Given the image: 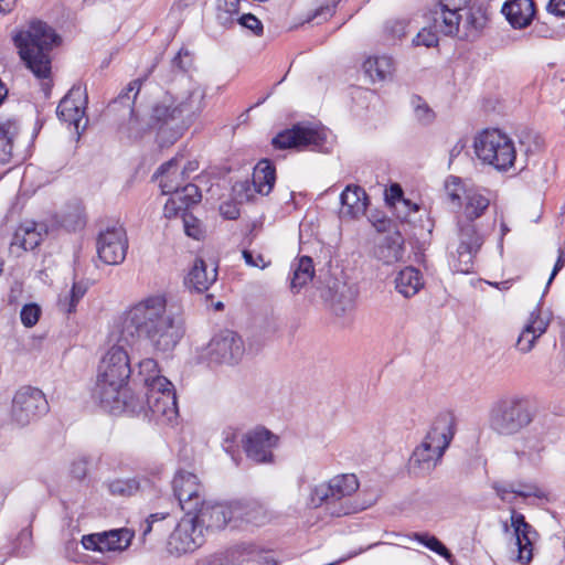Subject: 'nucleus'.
<instances>
[{
    "label": "nucleus",
    "instance_id": "1",
    "mask_svg": "<svg viewBox=\"0 0 565 565\" xmlns=\"http://www.w3.org/2000/svg\"><path fill=\"white\" fill-rule=\"evenodd\" d=\"M117 330L118 343L103 356L93 390V397L109 413L121 409L124 390L132 375L125 345L143 339L154 353H169L184 337L185 324L181 310L168 307L163 295H151L121 315Z\"/></svg>",
    "mask_w": 565,
    "mask_h": 565
},
{
    "label": "nucleus",
    "instance_id": "2",
    "mask_svg": "<svg viewBox=\"0 0 565 565\" xmlns=\"http://www.w3.org/2000/svg\"><path fill=\"white\" fill-rule=\"evenodd\" d=\"M141 79L131 81L127 87L111 103V107H126L129 110V134L138 138L142 132L157 126L181 119L192 121L201 115L206 106V88L182 75L178 82L152 106L149 118H140L132 105L140 92Z\"/></svg>",
    "mask_w": 565,
    "mask_h": 565
},
{
    "label": "nucleus",
    "instance_id": "3",
    "mask_svg": "<svg viewBox=\"0 0 565 565\" xmlns=\"http://www.w3.org/2000/svg\"><path fill=\"white\" fill-rule=\"evenodd\" d=\"M431 14V26L417 33L413 40L415 45H437L438 33L461 40L473 39L487 21L484 11L471 4V0H439Z\"/></svg>",
    "mask_w": 565,
    "mask_h": 565
},
{
    "label": "nucleus",
    "instance_id": "4",
    "mask_svg": "<svg viewBox=\"0 0 565 565\" xmlns=\"http://www.w3.org/2000/svg\"><path fill=\"white\" fill-rule=\"evenodd\" d=\"M19 55L26 67L39 79H43L42 89L47 95L51 90V55L53 46L58 42L55 31L42 21H32L14 38Z\"/></svg>",
    "mask_w": 565,
    "mask_h": 565
},
{
    "label": "nucleus",
    "instance_id": "5",
    "mask_svg": "<svg viewBox=\"0 0 565 565\" xmlns=\"http://www.w3.org/2000/svg\"><path fill=\"white\" fill-rule=\"evenodd\" d=\"M455 417L451 413L439 414L424 440L411 457V467L417 473H427L436 467L454 437Z\"/></svg>",
    "mask_w": 565,
    "mask_h": 565
},
{
    "label": "nucleus",
    "instance_id": "6",
    "mask_svg": "<svg viewBox=\"0 0 565 565\" xmlns=\"http://www.w3.org/2000/svg\"><path fill=\"white\" fill-rule=\"evenodd\" d=\"M534 418L530 402L512 396L495 402L489 413L490 428L499 435L512 436L527 427Z\"/></svg>",
    "mask_w": 565,
    "mask_h": 565
},
{
    "label": "nucleus",
    "instance_id": "7",
    "mask_svg": "<svg viewBox=\"0 0 565 565\" xmlns=\"http://www.w3.org/2000/svg\"><path fill=\"white\" fill-rule=\"evenodd\" d=\"M477 158L499 171L511 168L516 158L513 140L499 129H487L475 139Z\"/></svg>",
    "mask_w": 565,
    "mask_h": 565
},
{
    "label": "nucleus",
    "instance_id": "8",
    "mask_svg": "<svg viewBox=\"0 0 565 565\" xmlns=\"http://www.w3.org/2000/svg\"><path fill=\"white\" fill-rule=\"evenodd\" d=\"M145 417L158 424H171L178 417L177 397L168 379H157L145 392V404L140 409Z\"/></svg>",
    "mask_w": 565,
    "mask_h": 565
},
{
    "label": "nucleus",
    "instance_id": "9",
    "mask_svg": "<svg viewBox=\"0 0 565 565\" xmlns=\"http://www.w3.org/2000/svg\"><path fill=\"white\" fill-rule=\"evenodd\" d=\"M49 412L44 393L33 386H22L13 395L10 420L17 427H25Z\"/></svg>",
    "mask_w": 565,
    "mask_h": 565
},
{
    "label": "nucleus",
    "instance_id": "10",
    "mask_svg": "<svg viewBox=\"0 0 565 565\" xmlns=\"http://www.w3.org/2000/svg\"><path fill=\"white\" fill-rule=\"evenodd\" d=\"M484 243V235L476 222L457 218V243L454 257V268L458 273L468 274L473 268V259Z\"/></svg>",
    "mask_w": 565,
    "mask_h": 565
},
{
    "label": "nucleus",
    "instance_id": "11",
    "mask_svg": "<svg viewBox=\"0 0 565 565\" xmlns=\"http://www.w3.org/2000/svg\"><path fill=\"white\" fill-rule=\"evenodd\" d=\"M244 352L242 338L231 330H223L215 334L207 347L210 361L217 364H236L243 358Z\"/></svg>",
    "mask_w": 565,
    "mask_h": 565
},
{
    "label": "nucleus",
    "instance_id": "12",
    "mask_svg": "<svg viewBox=\"0 0 565 565\" xmlns=\"http://www.w3.org/2000/svg\"><path fill=\"white\" fill-rule=\"evenodd\" d=\"M172 489L181 510L186 515L193 514L196 507L205 499L203 484L194 473L189 471L181 470L175 473Z\"/></svg>",
    "mask_w": 565,
    "mask_h": 565
},
{
    "label": "nucleus",
    "instance_id": "13",
    "mask_svg": "<svg viewBox=\"0 0 565 565\" xmlns=\"http://www.w3.org/2000/svg\"><path fill=\"white\" fill-rule=\"evenodd\" d=\"M97 253L105 264L118 265L126 258L128 239L120 225H113L102 231L97 238Z\"/></svg>",
    "mask_w": 565,
    "mask_h": 565
},
{
    "label": "nucleus",
    "instance_id": "14",
    "mask_svg": "<svg viewBox=\"0 0 565 565\" xmlns=\"http://www.w3.org/2000/svg\"><path fill=\"white\" fill-rule=\"evenodd\" d=\"M235 512L234 502L223 503L204 499L190 515L202 530H222L228 522L236 520Z\"/></svg>",
    "mask_w": 565,
    "mask_h": 565
},
{
    "label": "nucleus",
    "instance_id": "15",
    "mask_svg": "<svg viewBox=\"0 0 565 565\" xmlns=\"http://www.w3.org/2000/svg\"><path fill=\"white\" fill-rule=\"evenodd\" d=\"M326 139V134L310 124H297L292 128L279 132L273 145L278 149L301 148L307 146L320 147Z\"/></svg>",
    "mask_w": 565,
    "mask_h": 565
},
{
    "label": "nucleus",
    "instance_id": "16",
    "mask_svg": "<svg viewBox=\"0 0 565 565\" xmlns=\"http://www.w3.org/2000/svg\"><path fill=\"white\" fill-rule=\"evenodd\" d=\"M275 180V167L269 160H262L254 169L252 182H237L233 186V190L241 201H248L254 196V193L268 195L274 188Z\"/></svg>",
    "mask_w": 565,
    "mask_h": 565
},
{
    "label": "nucleus",
    "instance_id": "17",
    "mask_svg": "<svg viewBox=\"0 0 565 565\" xmlns=\"http://www.w3.org/2000/svg\"><path fill=\"white\" fill-rule=\"evenodd\" d=\"M86 95L81 87H73L60 102L56 114L58 118L73 126L79 136L87 126L85 115Z\"/></svg>",
    "mask_w": 565,
    "mask_h": 565
},
{
    "label": "nucleus",
    "instance_id": "18",
    "mask_svg": "<svg viewBox=\"0 0 565 565\" xmlns=\"http://www.w3.org/2000/svg\"><path fill=\"white\" fill-rule=\"evenodd\" d=\"M203 543V531L191 515L184 514L169 540L171 552L183 554L195 551Z\"/></svg>",
    "mask_w": 565,
    "mask_h": 565
},
{
    "label": "nucleus",
    "instance_id": "19",
    "mask_svg": "<svg viewBox=\"0 0 565 565\" xmlns=\"http://www.w3.org/2000/svg\"><path fill=\"white\" fill-rule=\"evenodd\" d=\"M134 533L126 527L110 530L103 533H94L82 537V545L85 550L100 553L122 552L131 543Z\"/></svg>",
    "mask_w": 565,
    "mask_h": 565
},
{
    "label": "nucleus",
    "instance_id": "20",
    "mask_svg": "<svg viewBox=\"0 0 565 565\" xmlns=\"http://www.w3.org/2000/svg\"><path fill=\"white\" fill-rule=\"evenodd\" d=\"M278 445V436L262 427L246 435L244 449L247 458L256 463H273V449Z\"/></svg>",
    "mask_w": 565,
    "mask_h": 565
},
{
    "label": "nucleus",
    "instance_id": "21",
    "mask_svg": "<svg viewBox=\"0 0 565 565\" xmlns=\"http://www.w3.org/2000/svg\"><path fill=\"white\" fill-rule=\"evenodd\" d=\"M550 322L551 315L543 312L540 306H537L531 311L516 340V349L522 353H529L534 348L536 340L546 332Z\"/></svg>",
    "mask_w": 565,
    "mask_h": 565
},
{
    "label": "nucleus",
    "instance_id": "22",
    "mask_svg": "<svg viewBox=\"0 0 565 565\" xmlns=\"http://www.w3.org/2000/svg\"><path fill=\"white\" fill-rule=\"evenodd\" d=\"M305 505L309 509H317L320 507H324L326 511L331 516H342L354 513L359 511L361 508L359 507H335L333 505L330 487L328 486V481H323L317 484H311L308 488V493L305 498Z\"/></svg>",
    "mask_w": 565,
    "mask_h": 565
},
{
    "label": "nucleus",
    "instance_id": "23",
    "mask_svg": "<svg viewBox=\"0 0 565 565\" xmlns=\"http://www.w3.org/2000/svg\"><path fill=\"white\" fill-rule=\"evenodd\" d=\"M513 450L521 466L536 468L543 461L545 445L540 437L526 435L515 441Z\"/></svg>",
    "mask_w": 565,
    "mask_h": 565
},
{
    "label": "nucleus",
    "instance_id": "24",
    "mask_svg": "<svg viewBox=\"0 0 565 565\" xmlns=\"http://www.w3.org/2000/svg\"><path fill=\"white\" fill-rule=\"evenodd\" d=\"M462 212L458 215V220L476 222L481 217L490 205L489 192L484 189L470 186L465 192V200L461 202Z\"/></svg>",
    "mask_w": 565,
    "mask_h": 565
},
{
    "label": "nucleus",
    "instance_id": "25",
    "mask_svg": "<svg viewBox=\"0 0 565 565\" xmlns=\"http://www.w3.org/2000/svg\"><path fill=\"white\" fill-rule=\"evenodd\" d=\"M19 134L20 122L17 118L0 117V164H8L14 159Z\"/></svg>",
    "mask_w": 565,
    "mask_h": 565
},
{
    "label": "nucleus",
    "instance_id": "26",
    "mask_svg": "<svg viewBox=\"0 0 565 565\" xmlns=\"http://www.w3.org/2000/svg\"><path fill=\"white\" fill-rule=\"evenodd\" d=\"M331 499L335 507H355L350 502V498L359 489V480L353 473L334 476L328 480Z\"/></svg>",
    "mask_w": 565,
    "mask_h": 565
},
{
    "label": "nucleus",
    "instance_id": "27",
    "mask_svg": "<svg viewBox=\"0 0 565 565\" xmlns=\"http://www.w3.org/2000/svg\"><path fill=\"white\" fill-rule=\"evenodd\" d=\"M43 225H38L34 222H25L21 224L13 234L10 252L19 255V252H26L34 249L42 241Z\"/></svg>",
    "mask_w": 565,
    "mask_h": 565
},
{
    "label": "nucleus",
    "instance_id": "28",
    "mask_svg": "<svg viewBox=\"0 0 565 565\" xmlns=\"http://www.w3.org/2000/svg\"><path fill=\"white\" fill-rule=\"evenodd\" d=\"M216 277V267L212 264L209 266L202 258H196L185 278V285L191 290L203 292L215 282Z\"/></svg>",
    "mask_w": 565,
    "mask_h": 565
},
{
    "label": "nucleus",
    "instance_id": "29",
    "mask_svg": "<svg viewBox=\"0 0 565 565\" xmlns=\"http://www.w3.org/2000/svg\"><path fill=\"white\" fill-rule=\"evenodd\" d=\"M511 526L514 530L519 548L518 558L521 563L526 564L532 559V540L530 537L532 527L525 522L524 515L514 509L511 510Z\"/></svg>",
    "mask_w": 565,
    "mask_h": 565
},
{
    "label": "nucleus",
    "instance_id": "30",
    "mask_svg": "<svg viewBox=\"0 0 565 565\" xmlns=\"http://www.w3.org/2000/svg\"><path fill=\"white\" fill-rule=\"evenodd\" d=\"M502 12L513 28L527 26L534 17V3L532 0H509L504 3Z\"/></svg>",
    "mask_w": 565,
    "mask_h": 565
},
{
    "label": "nucleus",
    "instance_id": "31",
    "mask_svg": "<svg viewBox=\"0 0 565 565\" xmlns=\"http://www.w3.org/2000/svg\"><path fill=\"white\" fill-rule=\"evenodd\" d=\"M377 259L391 265L399 262L404 255V238L399 233L385 236L375 247Z\"/></svg>",
    "mask_w": 565,
    "mask_h": 565
},
{
    "label": "nucleus",
    "instance_id": "32",
    "mask_svg": "<svg viewBox=\"0 0 565 565\" xmlns=\"http://www.w3.org/2000/svg\"><path fill=\"white\" fill-rule=\"evenodd\" d=\"M341 213L351 217L364 214L366 210V194L360 186L348 185L341 193Z\"/></svg>",
    "mask_w": 565,
    "mask_h": 565
},
{
    "label": "nucleus",
    "instance_id": "33",
    "mask_svg": "<svg viewBox=\"0 0 565 565\" xmlns=\"http://www.w3.org/2000/svg\"><path fill=\"white\" fill-rule=\"evenodd\" d=\"M493 489L497 495L507 503H513L516 497L529 498L536 497L542 498L544 493L537 487L532 484H515L505 482H494Z\"/></svg>",
    "mask_w": 565,
    "mask_h": 565
},
{
    "label": "nucleus",
    "instance_id": "34",
    "mask_svg": "<svg viewBox=\"0 0 565 565\" xmlns=\"http://www.w3.org/2000/svg\"><path fill=\"white\" fill-rule=\"evenodd\" d=\"M423 286V276L415 267H405L395 278V289L405 298L415 296Z\"/></svg>",
    "mask_w": 565,
    "mask_h": 565
},
{
    "label": "nucleus",
    "instance_id": "35",
    "mask_svg": "<svg viewBox=\"0 0 565 565\" xmlns=\"http://www.w3.org/2000/svg\"><path fill=\"white\" fill-rule=\"evenodd\" d=\"M178 166L179 158L174 157L160 167L158 173L161 177L160 186L163 194H172L173 196L181 185L185 184L186 179L181 175V172L177 171Z\"/></svg>",
    "mask_w": 565,
    "mask_h": 565
},
{
    "label": "nucleus",
    "instance_id": "36",
    "mask_svg": "<svg viewBox=\"0 0 565 565\" xmlns=\"http://www.w3.org/2000/svg\"><path fill=\"white\" fill-rule=\"evenodd\" d=\"M363 70L372 83L382 82L392 75L394 62L386 55L371 56L364 61Z\"/></svg>",
    "mask_w": 565,
    "mask_h": 565
},
{
    "label": "nucleus",
    "instance_id": "37",
    "mask_svg": "<svg viewBox=\"0 0 565 565\" xmlns=\"http://www.w3.org/2000/svg\"><path fill=\"white\" fill-rule=\"evenodd\" d=\"M234 509L236 511V519L257 526L265 524L268 520L265 508L257 502L235 501Z\"/></svg>",
    "mask_w": 565,
    "mask_h": 565
},
{
    "label": "nucleus",
    "instance_id": "38",
    "mask_svg": "<svg viewBox=\"0 0 565 565\" xmlns=\"http://www.w3.org/2000/svg\"><path fill=\"white\" fill-rule=\"evenodd\" d=\"M315 268L312 259L308 256H302L296 265L292 266V277L290 288L292 292H299L300 289L312 280Z\"/></svg>",
    "mask_w": 565,
    "mask_h": 565
},
{
    "label": "nucleus",
    "instance_id": "39",
    "mask_svg": "<svg viewBox=\"0 0 565 565\" xmlns=\"http://www.w3.org/2000/svg\"><path fill=\"white\" fill-rule=\"evenodd\" d=\"M356 291L349 286L343 285L337 290L331 302V309L337 316H343L354 309Z\"/></svg>",
    "mask_w": 565,
    "mask_h": 565
},
{
    "label": "nucleus",
    "instance_id": "40",
    "mask_svg": "<svg viewBox=\"0 0 565 565\" xmlns=\"http://www.w3.org/2000/svg\"><path fill=\"white\" fill-rule=\"evenodd\" d=\"M106 487L111 495L126 498L140 490V481L137 478H117L109 480Z\"/></svg>",
    "mask_w": 565,
    "mask_h": 565
},
{
    "label": "nucleus",
    "instance_id": "41",
    "mask_svg": "<svg viewBox=\"0 0 565 565\" xmlns=\"http://www.w3.org/2000/svg\"><path fill=\"white\" fill-rule=\"evenodd\" d=\"M201 200V192L198 185L193 183H185L172 196L171 202L178 204V210H185L189 206L196 204Z\"/></svg>",
    "mask_w": 565,
    "mask_h": 565
},
{
    "label": "nucleus",
    "instance_id": "42",
    "mask_svg": "<svg viewBox=\"0 0 565 565\" xmlns=\"http://www.w3.org/2000/svg\"><path fill=\"white\" fill-rule=\"evenodd\" d=\"M134 380H138L145 385V388H149L150 384L157 379H166L159 374L158 363L152 358H147L138 363V372L134 374Z\"/></svg>",
    "mask_w": 565,
    "mask_h": 565
},
{
    "label": "nucleus",
    "instance_id": "43",
    "mask_svg": "<svg viewBox=\"0 0 565 565\" xmlns=\"http://www.w3.org/2000/svg\"><path fill=\"white\" fill-rule=\"evenodd\" d=\"M411 105L413 107L414 118L420 126L426 127L434 122L436 114L420 96H413Z\"/></svg>",
    "mask_w": 565,
    "mask_h": 565
},
{
    "label": "nucleus",
    "instance_id": "44",
    "mask_svg": "<svg viewBox=\"0 0 565 565\" xmlns=\"http://www.w3.org/2000/svg\"><path fill=\"white\" fill-rule=\"evenodd\" d=\"M86 292V288L81 284H74L67 295L60 297L58 308L64 313H72L78 301L83 298Z\"/></svg>",
    "mask_w": 565,
    "mask_h": 565
},
{
    "label": "nucleus",
    "instance_id": "45",
    "mask_svg": "<svg viewBox=\"0 0 565 565\" xmlns=\"http://www.w3.org/2000/svg\"><path fill=\"white\" fill-rule=\"evenodd\" d=\"M469 188L470 186H466L461 182L460 178L452 175L449 177L445 183L446 194L456 205H461L462 199L465 200V192L469 190Z\"/></svg>",
    "mask_w": 565,
    "mask_h": 565
},
{
    "label": "nucleus",
    "instance_id": "46",
    "mask_svg": "<svg viewBox=\"0 0 565 565\" xmlns=\"http://www.w3.org/2000/svg\"><path fill=\"white\" fill-rule=\"evenodd\" d=\"M239 0H218L217 20L221 24L227 25L233 22V15L238 13Z\"/></svg>",
    "mask_w": 565,
    "mask_h": 565
},
{
    "label": "nucleus",
    "instance_id": "47",
    "mask_svg": "<svg viewBox=\"0 0 565 565\" xmlns=\"http://www.w3.org/2000/svg\"><path fill=\"white\" fill-rule=\"evenodd\" d=\"M42 310L41 307L36 303H26L22 307L20 311V319L22 324L25 328H32L34 327L40 317H41Z\"/></svg>",
    "mask_w": 565,
    "mask_h": 565
},
{
    "label": "nucleus",
    "instance_id": "48",
    "mask_svg": "<svg viewBox=\"0 0 565 565\" xmlns=\"http://www.w3.org/2000/svg\"><path fill=\"white\" fill-rule=\"evenodd\" d=\"M415 537L418 542H420L423 545H425L433 552L446 558H449L451 556L447 547L437 537L428 534H416Z\"/></svg>",
    "mask_w": 565,
    "mask_h": 565
},
{
    "label": "nucleus",
    "instance_id": "49",
    "mask_svg": "<svg viewBox=\"0 0 565 565\" xmlns=\"http://www.w3.org/2000/svg\"><path fill=\"white\" fill-rule=\"evenodd\" d=\"M388 201L393 205L394 209L401 207H413L414 211H418V205L412 203L411 201L403 198V191L398 184H393L390 188V199Z\"/></svg>",
    "mask_w": 565,
    "mask_h": 565
},
{
    "label": "nucleus",
    "instance_id": "50",
    "mask_svg": "<svg viewBox=\"0 0 565 565\" xmlns=\"http://www.w3.org/2000/svg\"><path fill=\"white\" fill-rule=\"evenodd\" d=\"M237 437V433L233 429H227L223 431L222 447L232 457L234 461H236V454L238 452Z\"/></svg>",
    "mask_w": 565,
    "mask_h": 565
},
{
    "label": "nucleus",
    "instance_id": "51",
    "mask_svg": "<svg viewBox=\"0 0 565 565\" xmlns=\"http://www.w3.org/2000/svg\"><path fill=\"white\" fill-rule=\"evenodd\" d=\"M335 2L319 6L307 21H316L318 24L327 21L334 13Z\"/></svg>",
    "mask_w": 565,
    "mask_h": 565
},
{
    "label": "nucleus",
    "instance_id": "52",
    "mask_svg": "<svg viewBox=\"0 0 565 565\" xmlns=\"http://www.w3.org/2000/svg\"><path fill=\"white\" fill-rule=\"evenodd\" d=\"M242 256L246 263V265L259 269H265L270 265L269 260H265L264 256L259 253H255L249 249H244L242 252Z\"/></svg>",
    "mask_w": 565,
    "mask_h": 565
},
{
    "label": "nucleus",
    "instance_id": "53",
    "mask_svg": "<svg viewBox=\"0 0 565 565\" xmlns=\"http://www.w3.org/2000/svg\"><path fill=\"white\" fill-rule=\"evenodd\" d=\"M237 22L243 28L250 30L255 35H260L263 33V24L260 20L252 13L243 14L237 19Z\"/></svg>",
    "mask_w": 565,
    "mask_h": 565
},
{
    "label": "nucleus",
    "instance_id": "54",
    "mask_svg": "<svg viewBox=\"0 0 565 565\" xmlns=\"http://www.w3.org/2000/svg\"><path fill=\"white\" fill-rule=\"evenodd\" d=\"M88 470V461L85 458L76 459L71 465V473L74 478L82 480L86 477Z\"/></svg>",
    "mask_w": 565,
    "mask_h": 565
},
{
    "label": "nucleus",
    "instance_id": "55",
    "mask_svg": "<svg viewBox=\"0 0 565 565\" xmlns=\"http://www.w3.org/2000/svg\"><path fill=\"white\" fill-rule=\"evenodd\" d=\"M407 23L404 20L390 21L386 24V30L394 38H402L406 34Z\"/></svg>",
    "mask_w": 565,
    "mask_h": 565
},
{
    "label": "nucleus",
    "instance_id": "56",
    "mask_svg": "<svg viewBox=\"0 0 565 565\" xmlns=\"http://www.w3.org/2000/svg\"><path fill=\"white\" fill-rule=\"evenodd\" d=\"M184 230L188 236L200 239L202 231L196 218L192 216L184 218Z\"/></svg>",
    "mask_w": 565,
    "mask_h": 565
},
{
    "label": "nucleus",
    "instance_id": "57",
    "mask_svg": "<svg viewBox=\"0 0 565 565\" xmlns=\"http://www.w3.org/2000/svg\"><path fill=\"white\" fill-rule=\"evenodd\" d=\"M547 12L557 17H565V0H550L547 3Z\"/></svg>",
    "mask_w": 565,
    "mask_h": 565
},
{
    "label": "nucleus",
    "instance_id": "58",
    "mask_svg": "<svg viewBox=\"0 0 565 565\" xmlns=\"http://www.w3.org/2000/svg\"><path fill=\"white\" fill-rule=\"evenodd\" d=\"M183 56H189V52L185 49H181L172 60V67L180 71H185L186 66L183 63Z\"/></svg>",
    "mask_w": 565,
    "mask_h": 565
},
{
    "label": "nucleus",
    "instance_id": "59",
    "mask_svg": "<svg viewBox=\"0 0 565 565\" xmlns=\"http://www.w3.org/2000/svg\"><path fill=\"white\" fill-rule=\"evenodd\" d=\"M564 263H565V252L562 250L554 267H553V270H552L551 276L547 281V286H550V284L553 281V279L555 278L557 273L563 268Z\"/></svg>",
    "mask_w": 565,
    "mask_h": 565
},
{
    "label": "nucleus",
    "instance_id": "60",
    "mask_svg": "<svg viewBox=\"0 0 565 565\" xmlns=\"http://www.w3.org/2000/svg\"><path fill=\"white\" fill-rule=\"evenodd\" d=\"M200 0H175L173 3V9L180 12L193 7Z\"/></svg>",
    "mask_w": 565,
    "mask_h": 565
},
{
    "label": "nucleus",
    "instance_id": "61",
    "mask_svg": "<svg viewBox=\"0 0 565 565\" xmlns=\"http://www.w3.org/2000/svg\"><path fill=\"white\" fill-rule=\"evenodd\" d=\"M199 169V164L196 161H189L186 166L183 167L181 171V175H184L185 179H189L190 173L196 171Z\"/></svg>",
    "mask_w": 565,
    "mask_h": 565
},
{
    "label": "nucleus",
    "instance_id": "62",
    "mask_svg": "<svg viewBox=\"0 0 565 565\" xmlns=\"http://www.w3.org/2000/svg\"><path fill=\"white\" fill-rule=\"evenodd\" d=\"M395 211H396L397 217L401 218L402 221H407L411 213L415 212L412 206L411 207H401L399 206V209L398 210L395 209Z\"/></svg>",
    "mask_w": 565,
    "mask_h": 565
},
{
    "label": "nucleus",
    "instance_id": "63",
    "mask_svg": "<svg viewBox=\"0 0 565 565\" xmlns=\"http://www.w3.org/2000/svg\"><path fill=\"white\" fill-rule=\"evenodd\" d=\"M17 0H0V11L3 13L10 12L14 6Z\"/></svg>",
    "mask_w": 565,
    "mask_h": 565
},
{
    "label": "nucleus",
    "instance_id": "64",
    "mask_svg": "<svg viewBox=\"0 0 565 565\" xmlns=\"http://www.w3.org/2000/svg\"><path fill=\"white\" fill-rule=\"evenodd\" d=\"M142 539L146 540L147 535L152 531V523L147 519L140 526Z\"/></svg>",
    "mask_w": 565,
    "mask_h": 565
}]
</instances>
